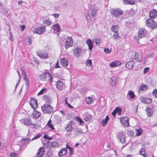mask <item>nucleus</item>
I'll use <instances>...</instances> for the list:
<instances>
[{"mask_svg":"<svg viewBox=\"0 0 157 157\" xmlns=\"http://www.w3.org/2000/svg\"><path fill=\"white\" fill-rule=\"evenodd\" d=\"M25 84L27 87H29V82L28 80H26L25 81Z\"/></svg>","mask_w":157,"mask_h":157,"instance_id":"63","label":"nucleus"},{"mask_svg":"<svg viewBox=\"0 0 157 157\" xmlns=\"http://www.w3.org/2000/svg\"><path fill=\"white\" fill-rule=\"evenodd\" d=\"M55 68H58L60 67L59 64V62L58 61H57L56 63L55 64Z\"/></svg>","mask_w":157,"mask_h":157,"instance_id":"62","label":"nucleus"},{"mask_svg":"<svg viewBox=\"0 0 157 157\" xmlns=\"http://www.w3.org/2000/svg\"><path fill=\"white\" fill-rule=\"evenodd\" d=\"M148 89L147 86L144 84L141 85L139 88V91H143L144 90H146Z\"/></svg>","mask_w":157,"mask_h":157,"instance_id":"35","label":"nucleus"},{"mask_svg":"<svg viewBox=\"0 0 157 157\" xmlns=\"http://www.w3.org/2000/svg\"><path fill=\"white\" fill-rule=\"evenodd\" d=\"M61 64L64 67H67L68 66L67 61L64 58H62L60 60Z\"/></svg>","mask_w":157,"mask_h":157,"instance_id":"24","label":"nucleus"},{"mask_svg":"<svg viewBox=\"0 0 157 157\" xmlns=\"http://www.w3.org/2000/svg\"><path fill=\"white\" fill-rule=\"evenodd\" d=\"M140 153L144 157H147V155L145 154V149L143 148H142L140 149Z\"/></svg>","mask_w":157,"mask_h":157,"instance_id":"37","label":"nucleus"},{"mask_svg":"<svg viewBox=\"0 0 157 157\" xmlns=\"http://www.w3.org/2000/svg\"><path fill=\"white\" fill-rule=\"evenodd\" d=\"M52 22L49 19L45 18L43 20V23L45 26H48L51 25Z\"/></svg>","mask_w":157,"mask_h":157,"instance_id":"28","label":"nucleus"},{"mask_svg":"<svg viewBox=\"0 0 157 157\" xmlns=\"http://www.w3.org/2000/svg\"><path fill=\"white\" fill-rule=\"evenodd\" d=\"M109 120V117L107 115L104 119H103L101 121V124L103 127L105 126L107 124L108 121Z\"/></svg>","mask_w":157,"mask_h":157,"instance_id":"25","label":"nucleus"},{"mask_svg":"<svg viewBox=\"0 0 157 157\" xmlns=\"http://www.w3.org/2000/svg\"><path fill=\"white\" fill-rule=\"evenodd\" d=\"M47 76L45 81H47L49 82H52V75L49 72L47 73Z\"/></svg>","mask_w":157,"mask_h":157,"instance_id":"34","label":"nucleus"},{"mask_svg":"<svg viewBox=\"0 0 157 157\" xmlns=\"http://www.w3.org/2000/svg\"><path fill=\"white\" fill-rule=\"evenodd\" d=\"M75 120L77 121L78 123L80 125H83L84 122L82 120L78 117H77L75 118Z\"/></svg>","mask_w":157,"mask_h":157,"instance_id":"36","label":"nucleus"},{"mask_svg":"<svg viewBox=\"0 0 157 157\" xmlns=\"http://www.w3.org/2000/svg\"><path fill=\"white\" fill-rule=\"evenodd\" d=\"M67 100H68V98H65V103H66V104L67 105L68 107L71 108H73V107L68 103Z\"/></svg>","mask_w":157,"mask_h":157,"instance_id":"56","label":"nucleus"},{"mask_svg":"<svg viewBox=\"0 0 157 157\" xmlns=\"http://www.w3.org/2000/svg\"><path fill=\"white\" fill-rule=\"evenodd\" d=\"M157 15V11L153 10L150 11L149 13V16L151 18H155Z\"/></svg>","mask_w":157,"mask_h":157,"instance_id":"16","label":"nucleus"},{"mask_svg":"<svg viewBox=\"0 0 157 157\" xmlns=\"http://www.w3.org/2000/svg\"><path fill=\"white\" fill-rule=\"evenodd\" d=\"M41 108L42 111L45 113H49L53 111L52 107L49 105L44 104L41 107Z\"/></svg>","mask_w":157,"mask_h":157,"instance_id":"2","label":"nucleus"},{"mask_svg":"<svg viewBox=\"0 0 157 157\" xmlns=\"http://www.w3.org/2000/svg\"><path fill=\"white\" fill-rule=\"evenodd\" d=\"M146 111L148 117H151L153 113V111L148 107H147Z\"/></svg>","mask_w":157,"mask_h":157,"instance_id":"33","label":"nucleus"},{"mask_svg":"<svg viewBox=\"0 0 157 157\" xmlns=\"http://www.w3.org/2000/svg\"><path fill=\"white\" fill-rule=\"evenodd\" d=\"M121 124L125 127H128L129 125L128 120L127 117H122L120 118Z\"/></svg>","mask_w":157,"mask_h":157,"instance_id":"11","label":"nucleus"},{"mask_svg":"<svg viewBox=\"0 0 157 157\" xmlns=\"http://www.w3.org/2000/svg\"><path fill=\"white\" fill-rule=\"evenodd\" d=\"M33 114L34 115V116L35 118H38L40 116L41 113L40 112L35 110L34 111Z\"/></svg>","mask_w":157,"mask_h":157,"instance_id":"39","label":"nucleus"},{"mask_svg":"<svg viewBox=\"0 0 157 157\" xmlns=\"http://www.w3.org/2000/svg\"><path fill=\"white\" fill-rule=\"evenodd\" d=\"M52 15L55 17V18H57L59 17V15L57 13H53Z\"/></svg>","mask_w":157,"mask_h":157,"instance_id":"64","label":"nucleus"},{"mask_svg":"<svg viewBox=\"0 0 157 157\" xmlns=\"http://www.w3.org/2000/svg\"><path fill=\"white\" fill-rule=\"evenodd\" d=\"M66 147L69 150V156H71L73 152V150L74 149L71 147H70L69 145H68L67 144L66 145Z\"/></svg>","mask_w":157,"mask_h":157,"instance_id":"40","label":"nucleus"},{"mask_svg":"<svg viewBox=\"0 0 157 157\" xmlns=\"http://www.w3.org/2000/svg\"><path fill=\"white\" fill-rule=\"evenodd\" d=\"M134 132L132 131H128L127 132V135L130 136H132L134 135Z\"/></svg>","mask_w":157,"mask_h":157,"instance_id":"50","label":"nucleus"},{"mask_svg":"<svg viewBox=\"0 0 157 157\" xmlns=\"http://www.w3.org/2000/svg\"><path fill=\"white\" fill-rule=\"evenodd\" d=\"M43 99L45 101L46 103L50 104L52 103L51 98L48 96L45 95L43 97Z\"/></svg>","mask_w":157,"mask_h":157,"instance_id":"29","label":"nucleus"},{"mask_svg":"<svg viewBox=\"0 0 157 157\" xmlns=\"http://www.w3.org/2000/svg\"><path fill=\"white\" fill-rule=\"evenodd\" d=\"M26 44L28 45H30L31 44L32 41L30 37L27 38L26 39Z\"/></svg>","mask_w":157,"mask_h":157,"instance_id":"45","label":"nucleus"},{"mask_svg":"<svg viewBox=\"0 0 157 157\" xmlns=\"http://www.w3.org/2000/svg\"><path fill=\"white\" fill-rule=\"evenodd\" d=\"M104 52L107 54H108V53H110L111 51H110V50H109V49L107 48H104Z\"/></svg>","mask_w":157,"mask_h":157,"instance_id":"58","label":"nucleus"},{"mask_svg":"<svg viewBox=\"0 0 157 157\" xmlns=\"http://www.w3.org/2000/svg\"><path fill=\"white\" fill-rule=\"evenodd\" d=\"M149 70V68L148 67H146L144 69V74L147 72Z\"/></svg>","mask_w":157,"mask_h":157,"instance_id":"61","label":"nucleus"},{"mask_svg":"<svg viewBox=\"0 0 157 157\" xmlns=\"http://www.w3.org/2000/svg\"><path fill=\"white\" fill-rule=\"evenodd\" d=\"M37 54L38 56L42 59H46L48 57V53L45 52L38 50L37 52Z\"/></svg>","mask_w":157,"mask_h":157,"instance_id":"5","label":"nucleus"},{"mask_svg":"<svg viewBox=\"0 0 157 157\" xmlns=\"http://www.w3.org/2000/svg\"><path fill=\"white\" fill-rule=\"evenodd\" d=\"M136 135L137 136L140 135L142 133L143 130L141 128L139 129H136Z\"/></svg>","mask_w":157,"mask_h":157,"instance_id":"43","label":"nucleus"},{"mask_svg":"<svg viewBox=\"0 0 157 157\" xmlns=\"http://www.w3.org/2000/svg\"><path fill=\"white\" fill-rule=\"evenodd\" d=\"M30 140L29 137H27V138L22 139L21 141V146H24L27 145L30 141Z\"/></svg>","mask_w":157,"mask_h":157,"instance_id":"15","label":"nucleus"},{"mask_svg":"<svg viewBox=\"0 0 157 157\" xmlns=\"http://www.w3.org/2000/svg\"><path fill=\"white\" fill-rule=\"evenodd\" d=\"M110 12L113 16L115 17H118L123 13V11L119 8L117 9H112L110 10Z\"/></svg>","mask_w":157,"mask_h":157,"instance_id":"4","label":"nucleus"},{"mask_svg":"<svg viewBox=\"0 0 157 157\" xmlns=\"http://www.w3.org/2000/svg\"><path fill=\"white\" fill-rule=\"evenodd\" d=\"M74 134L76 136H78L83 133V130L80 128H77L74 130Z\"/></svg>","mask_w":157,"mask_h":157,"instance_id":"19","label":"nucleus"},{"mask_svg":"<svg viewBox=\"0 0 157 157\" xmlns=\"http://www.w3.org/2000/svg\"><path fill=\"white\" fill-rule=\"evenodd\" d=\"M117 137L121 143L124 144L125 143V135L123 132H120L118 133Z\"/></svg>","mask_w":157,"mask_h":157,"instance_id":"6","label":"nucleus"},{"mask_svg":"<svg viewBox=\"0 0 157 157\" xmlns=\"http://www.w3.org/2000/svg\"><path fill=\"white\" fill-rule=\"evenodd\" d=\"M67 151V149L65 148L61 149L58 152L59 157L65 155Z\"/></svg>","mask_w":157,"mask_h":157,"instance_id":"23","label":"nucleus"},{"mask_svg":"<svg viewBox=\"0 0 157 157\" xmlns=\"http://www.w3.org/2000/svg\"><path fill=\"white\" fill-rule=\"evenodd\" d=\"M130 98L131 99H133L135 97V95L134 93L132 91H129L128 94Z\"/></svg>","mask_w":157,"mask_h":157,"instance_id":"44","label":"nucleus"},{"mask_svg":"<svg viewBox=\"0 0 157 157\" xmlns=\"http://www.w3.org/2000/svg\"><path fill=\"white\" fill-rule=\"evenodd\" d=\"M51 120H50L47 123V125L51 129H55V128H54L53 127V125L52 124H51Z\"/></svg>","mask_w":157,"mask_h":157,"instance_id":"47","label":"nucleus"},{"mask_svg":"<svg viewBox=\"0 0 157 157\" xmlns=\"http://www.w3.org/2000/svg\"><path fill=\"white\" fill-rule=\"evenodd\" d=\"M113 36L114 38L116 40L119 39L120 38L119 34L117 32H114L113 35Z\"/></svg>","mask_w":157,"mask_h":157,"instance_id":"48","label":"nucleus"},{"mask_svg":"<svg viewBox=\"0 0 157 157\" xmlns=\"http://www.w3.org/2000/svg\"><path fill=\"white\" fill-rule=\"evenodd\" d=\"M101 39L100 38H95L94 39V42H95L96 44L98 46L100 43Z\"/></svg>","mask_w":157,"mask_h":157,"instance_id":"49","label":"nucleus"},{"mask_svg":"<svg viewBox=\"0 0 157 157\" xmlns=\"http://www.w3.org/2000/svg\"><path fill=\"white\" fill-rule=\"evenodd\" d=\"M135 64V63L133 61H128L127 64H125V67L129 69H131L133 68Z\"/></svg>","mask_w":157,"mask_h":157,"instance_id":"17","label":"nucleus"},{"mask_svg":"<svg viewBox=\"0 0 157 157\" xmlns=\"http://www.w3.org/2000/svg\"><path fill=\"white\" fill-rule=\"evenodd\" d=\"M73 44V40L71 37H69L67 39L65 43V46L66 48L67 49L71 47Z\"/></svg>","mask_w":157,"mask_h":157,"instance_id":"10","label":"nucleus"},{"mask_svg":"<svg viewBox=\"0 0 157 157\" xmlns=\"http://www.w3.org/2000/svg\"><path fill=\"white\" fill-rule=\"evenodd\" d=\"M17 154L14 152H12L10 154V157H17Z\"/></svg>","mask_w":157,"mask_h":157,"instance_id":"53","label":"nucleus"},{"mask_svg":"<svg viewBox=\"0 0 157 157\" xmlns=\"http://www.w3.org/2000/svg\"><path fill=\"white\" fill-rule=\"evenodd\" d=\"M45 90V89H42L40 90V91L38 93L37 95H41L42 94H43V93L44 92Z\"/></svg>","mask_w":157,"mask_h":157,"instance_id":"59","label":"nucleus"},{"mask_svg":"<svg viewBox=\"0 0 157 157\" xmlns=\"http://www.w3.org/2000/svg\"><path fill=\"white\" fill-rule=\"evenodd\" d=\"M44 50L45 51H49L50 50V47L48 45H46L45 47L44 48Z\"/></svg>","mask_w":157,"mask_h":157,"instance_id":"55","label":"nucleus"},{"mask_svg":"<svg viewBox=\"0 0 157 157\" xmlns=\"http://www.w3.org/2000/svg\"><path fill=\"white\" fill-rule=\"evenodd\" d=\"M66 130L68 132H71L72 131V127L71 122H70L67 125L66 128Z\"/></svg>","mask_w":157,"mask_h":157,"instance_id":"32","label":"nucleus"},{"mask_svg":"<svg viewBox=\"0 0 157 157\" xmlns=\"http://www.w3.org/2000/svg\"><path fill=\"white\" fill-rule=\"evenodd\" d=\"M121 65V63L119 61H115L112 62L109 64V66L112 67L118 66Z\"/></svg>","mask_w":157,"mask_h":157,"instance_id":"20","label":"nucleus"},{"mask_svg":"<svg viewBox=\"0 0 157 157\" xmlns=\"http://www.w3.org/2000/svg\"><path fill=\"white\" fill-rule=\"evenodd\" d=\"M86 64L90 66H92V61L91 59L88 60L86 62Z\"/></svg>","mask_w":157,"mask_h":157,"instance_id":"51","label":"nucleus"},{"mask_svg":"<svg viewBox=\"0 0 157 157\" xmlns=\"http://www.w3.org/2000/svg\"><path fill=\"white\" fill-rule=\"evenodd\" d=\"M21 71L22 73V74L24 76V79L25 81H26V80H28V79H27V78L26 76V75L25 74V72L24 71V70H23L22 67L21 68Z\"/></svg>","mask_w":157,"mask_h":157,"instance_id":"46","label":"nucleus"},{"mask_svg":"<svg viewBox=\"0 0 157 157\" xmlns=\"http://www.w3.org/2000/svg\"><path fill=\"white\" fill-rule=\"evenodd\" d=\"M86 103L88 104H90L93 103L94 101V99L92 98L88 97L86 98Z\"/></svg>","mask_w":157,"mask_h":157,"instance_id":"30","label":"nucleus"},{"mask_svg":"<svg viewBox=\"0 0 157 157\" xmlns=\"http://www.w3.org/2000/svg\"><path fill=\"white\" fill-rule=\"evenodd\" d=\"M116 113H117L118 115H120L121 113V109L120 108L118 107L116 109Z\"/></svg>","mask_w":157,"mask_h":157,"instance_id":"54","label":"nucleus"},{"mask_svg":"<svg viewBox=\"0 0 157 157\" xmlns=\"http://www.w3.org/2000/svg\"><path fill=\"white\" fill-rule=\"evenodd\" d=\"M73 54L76 57H79L82 51L80 48H76L73 50Z\"/></svg>","mask_w":157,"mask_h":157,"instance_id":"14","label":"nucleus"},{"mask_svg":"<svg viewBox=\"0 0 157 157\" xmlns=\"http://www.w3.org/2000/svg\"><path fill=\"white\" fill-rule=\"evenodd\" d=\"M21 122L26 125H30L32 124L30 118H24L20 121Z\"/></svg>","mask_w":157,"mask_h":157,"instance_id":"13","label":"nucleus"},{"mask_svg":"<svg viewBox=\"0 0 157 157\" xmlns=\"http://www.w3.org/2000/svg\"><path fill=\"white\" fill-rule=\"evenodd\" d=\"M30 104L31 107L33 109H36L38 107L37 102L36 99L31 98L30 101Z\"/></svg>","mask_w":157,"mask_h":157,"instance_id":"12","label":"nucleus"},{"mask_svg":"<svg viewBox=\"0 0 157 157\" xmlns=\"http://www.w3.org/2000/svg\"><path fill=\"white\" fill-rule=\"evenodd\" d=\"M153 96L155 97H157V90L155 89L153 91Z\"/></svg>","mask_w":157,"mask_h":157,"instance_id":"52","label":"nucleus"},{"mask_svg":"<svg viewBox=\"0 0 157 157\" xmlns=\"http://www.w3.org/2000/svg\"><path fill=\"white\" fill-rule=\"evenodd\" d=\"M46 30V28L44 26L38 27L33 30L34 33L41 34L44 33Z\"/></svg>","mask_w":157,"mask_h":157,"instance_id":"7","label":"nucleus"},{"mask_svg":"<svg viewBox=\"0 0 157 157\" xmlns=\"http://www.w3.org/2000/svg\"><path fill=\"white\" fill-rule=\"evenodd\" d=\"M118 28V26L117 25H113L111 28V30L114 32H117V29Z\"/></svg>","mask_w":157,"mask_h":157,"instance_id":"42","label":"nucleus"},{"mask_svg":"<svg viewBox=\"0 0 157 157\" xmlns=\"http://www.w3.org/2000/svg\"><path fill=\"white\" fill-rule=\"evenodd\" d=\"M92 118V116L90 114H88L86 115L84 119V120L88 122Z\"/></svg>","mask_w":157,"mask_h":157,"instance_id":"38","label":"nucleus"},{"mask_svg":"<svg viewBox=\"0 0 157 157\" xmlns=\"http://www.w3.org/2000/svg\"><path fill=\"white\" fill-rule=\"evenodd\" d=\"M124 3L126 4L133 5L135 3V1H130L129 0H124Z\"/></svg>","mask_w":157,"mask_h":157,"instance_id":"41","label":"nucleus"},{"mask_svg":"<svg viewBox=\"0 0 157 157\" xmlns=\"http://www.w3.org/2000/svg\"><path fill=\"white\" fill-rule=\"evenodd\" d=\"M110 84L112 86H115L116 83V78L115 77H112L110 79Z\"/></svg>","mask_w":157,"mask_h":157,"instance_id":"31","label":"nucleus"},{"mask_svg":"<svg viewBox=\"0 0 157 157\" xmlns=\"http://www.w3.org/2000/svg\"><path fill=\"white\" fill-rule=\"evenodd\" d=\"M147 32L144 27L140 28L138 32V36L140 38L144 37L146 35Z\"/></svg>","mask_w":157,"mask_h":157,"instance_id":"9","label":"nucleus"},{"mask_svg":"<svg viewBox=\"0 0 157 157\" xmlns=\"http://www.w3.org/2000/svg\"><path fill=\"white\" fill-rule=\"evenodd\" d=\"M97 8L95 5H92L90 8V11L88 12L86 15V19L88 20H90L94 18L96 14Z\"/></svg>","mask_w":157,"mask_h":157,"instance_id":"1","label":"nucleus"},{"mask_svg":"<svg viewBox=\"0 0 157 157\" xmlns=\"http://www.w3.org/2000/svg\"><path fill=\"white\" fill-rule=\"evenodd\" d=\"M40 136V134L37 135L36 136L34 137L30 140H34L38 138H39Z\"/></svg>","mask_w":157,"mask_h":157,"instance_id":"57","label":"nucleus"},{"mask_svg":"<svg viewBox=\"0 0 157 157\" xmlns=\"http://www.w3.org/2000/svg\"><path fill=\"white\" fill-rule=\"evenodd\" d=\"M48 72H45L42 73L41 75H39V78L43 81H45L46 79L47 74V73Z\"/></svg>","mask_w":157,"mask_h":157,"instance_id":"27","label":"nucleus"},{"mask_svg":"<svg viewBox=\"0 0 157 157\" xmlns=\"http://www.w3.org/2000/svg\"><path fill=\"white\" fill-rule=\"evenodd\" d=\"M146 25L149 29L153 30L155 29L157 26L156 22L153 20L148 19L146 21Z\"/></svg>","mask_w":157,"mask_h":157,"instance_id":"3","label":"nucleus"},{"mask_svg":"<svg viewBox=\"0 0 157 157\" xmlns=\"http://www.w3.org/2000/svg\"><path fill=\"white\" fill-rule=\"evenodd\" d=\"M131 58L132 59H137V62H140L142 60V58L141 55L139 53L135 52L133 53L131 55Z\"/></svg>","mask_w":157,"mask_h":157,"instance_id":"8","label":"nucleus"},{"mask_svg":"<svg viewBox=\"0 0 157 157\" xmlns=\"http://www.w3.org/2000/svg\"><path fill=\"white\" fill-rule=\"evenodd\" d=\"M63 83L60 80H59L57 82L56 87L57 89L59 90H62L63 89Z\"/></svg>","mask_w":157,"mask_h":157,"instance_id":"21","label":"nucleus"},{"mask_svg":"<svg viewBox=\"0 0 157 157\" xmlns=\"http://www.w3.org/2000/svg\"><path fill=\"white\" fill-rule=\"evenodd\" d=\"M86 44L88 46L89 49L91 51L93 48V43L90 39H87L86 41Z\"/></svg>","mask_w":157,"mask_h":157,"instance_id":"22","label":"nucleus"},{"mask_svg":"<svg viewBox=\"0 0 157 157\" xmlns=\"http://www.w3.org/2000/svg\"><path fill=\"white\" fill-rule=\"evenodd\" d=\"M44 148L43 147H40L38 150V152L36 153V156L37 157H41L44 155Z\"/></svg>","mask_w":157,"mask_h":157,"instance_id":"18","label":"nucleus"},{"mask_svg":"<svg viewBox=\"0 0 157 157\" xmlns=\"http://www.w3.org/2000/svg\"><path fill=\"white\" fill-rule=\"evenodd\" d=\"M52 28L53 30L57 33L59 32L60 30V27L58 23L54 24L52 26Z\"/></svg>","mask_w":157,"mask_h":157,"instance_id":"26","label":"nucleus"},{"mask_svg":"<svg viewBox=\"0 0 157 157\" xmlns=\"http://www.w3.org/2000/svg\"><path fill=\"white\" fill-rule=\"evenodd\" d=\"M87 88L86 87H83L81 89L82 91L84 93H85L87 91Z\"/></svg>","mask_w":157,"mask_h":157,"instance_id":"60","label":"nucleus"}]
</instances>
